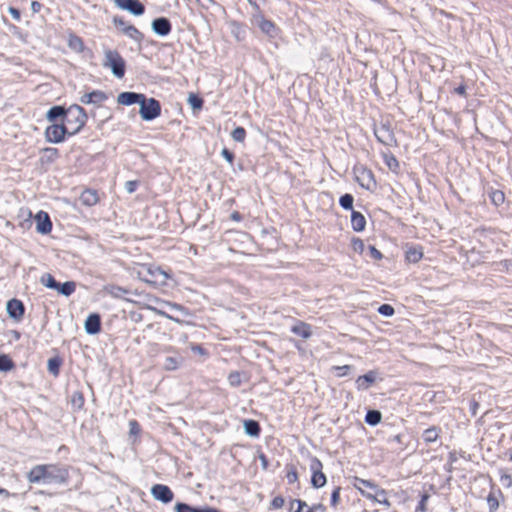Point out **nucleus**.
Returning a JSON list of instances; mask_svg holds the SVG:
<instances>
[{"mask_svg": "<svg viewBox=\"0 0 512 512\" xmlns=\"http://www.w3.org/2000/svg\"><path fill=\"white\" fill-rule=\"evenodd\" d=\"M340 488L336 487L331 495V504L335 506L339 500Z\"/></svg>", "mask_w": 512, "mask_h": 512, "instance_id": "obj_58", "label": "nucleus"}, {"mask_svg": "<svg viewBox=\"0 0 512 512\" xmlns=\"http://www.w3.org/2000/svg\"><path fill=\"white\" fill-rule=\"evenodd\" d=\"M375 136L379 142L386 146H393L396 144V138L393 131L387 125H380L375 128Z\"/></svg>", "mask_w": 512, "mask_h": 512, "instance_id": "obj_11", "label": "nucleus"}, {"mask_svg": "<svg viewBox=\"0 0 512 512\" xmlns=\"http://www.w3.org/2000/svg\"><path fill=\"white\" fill-rule=\"evenodd\" d=\"M144 94L135 92H122L117 96V102L121 105L140 104Z\"/></svg>", "mask_w": 512, "mask_h": 512, "instance_id": "obj_19", "label": "nucleus"}, {"mask_svg": "<svg viewBox=\"0 0 512 512\" xmlns=\"http://www.w3.org/2000/svg\"><path fill=\"white\" fill-rule=\"evenodd\" d=\"M231 33L235 36V38L238 41L242 40L245 36L244 28L240 24L235 22L231 23Z\"/></svg>", "mask_w": 512, "mask_h": 512, "instance_id": "obj_40", "label": "nucleus"}, {"mask_svg": "<svg viewBox=\"0 0 512 512\" xmlns=\"http://www.w3.org/2000/svg\"><path fill=\"white\" fill-rule=\"evenodd\" d=\"M354 252L359 253L360 255L365 257L367 252V246L365 245L363 240L354 238Z\"/></svg>", "mask_w": 512, "mask_h": 512, "instance_id": "obj_42", "label": "nucleus"}, {"mask_svg": "<svg viewBox=\"0 0 512 512\" xmlns=\"http://www.w3.org/2000/svg\"><path fill=\"white\" fill-rule=\"evenodd\" d=\"M322 463L317 458H312L310 469L312 471L311 484L315 488L323 487L327 480L325 474L322 472Z\"/></svg>", "mask_w": 512, "mask_h": 512, "instance_id": "obj_9", "label": "nucleus"}, {"mask_svg": "<svg viewBox=\"0 0 512 512\" xmlns=\"http://www.w3.org/2000/svg\"><path fill=\"white\" fill-rule=\"evenodd\" d=\"M182 358L180 356H168L164 359L163 367L165 370L172 371L177 369Z\"/></svg>", "mask_w": 512, "mask_h": 512, "instance_id": "obj_31", "label": "nucleus"}, {"mask_svg": "<svg viewBox=\"0 0 512 512\" xmlns=\"http://www.w3.org/2000/svg\"><path fill=\"white\" fill-rule=\"evenodd\" d=\"M36 230L41 234H47L51 231L52 223L47 213L39 212L36 216Z\"/></svg>", "mask_w": 512, "mask_h": 512, "instance_id": "obj_20", "label": "nucleus"}, {"mask_svg": "<svg viewBox=\"0 0 512 512\" xmlns=\"http://www.w3.org/2000/svg\"><path fill=\"white\" fill-rule=\"evenodd\" d=\"M6 312L10 318L15 321H20L25 313V306L22 301L13 298L6 304Z\"/></svg>", "mask_w": 512, "mask_h": 512, "instance_id": "obj_10", "label": "nucleus"}, {"mask_svg": "<svg viewBox=\"0 0 512 512\" xmlns=\"http://www.w3.org/2000/svg\"><path fill=\"white\" fill-rule=\"evenodd\" d=\"M154 302L157 303V304H160L162 306H168L172 310L181 311V312L184 311V308L181 305L176 304V303L167 302V301H164V300H161V299H158V298H155Z\"/></svg>", "mask_w": 512, "mask_h": 512, "instance_id": "obj_46", "label": "nucleus"}, {"mask_svg": "<svg viewBox=\"0 0 512 512\" xmlns=\"http://www.w3.org/2000/svg\"><path fill=\"white\" fill-rule=\"evenodd\" d=\"M354 480L356 481V483H354V487L357 489H358V487H362V489L365 492L376 493V495H382V496H384V494H385L384 490L378 489L377 485L369 480H364V479H359V478H354Z\"/></svg>", "mask_w": 512, "mask_h": 512, "instance_id": "obj_21", "label": "nucleus"}, {"mask_svg": "<svg viewBox=\"0 0 512 512\" xmlns=\"http://www.w3.org/2000/svg\"><path fill=\"white\" fill-rule=\"evenodd\" d=\"M381 379L377 370H371L365 375L356 379V385L359 390L369 389L377 380Z\"/></svg>", "mask_w": 512, "mask_h": 512, "instance_id": "obj_15", "label": "nucleus"}, {"mask_svg": "<svg viewBox=\"0 0 512 512\" xmlns=\"http://www.w3.org/2000/svg\"><path fill=\"white\" fill-rule=\"evenodd\" d=\"M107 99V96L104 92L100 90H94L90 93H86L81 96L80 102L83 104H95L99 105Z\"/></svg>", "mask_w": 512, "mask_h": 512, "instance_id": "obj_18", "label": "nucleus"}, {"mask_svg": "<svg viewBox=\"0 0 512 512\" xmlns=\"http://www.w3.org/2000/svg\"><path fill=\"white\" fill-rule=\"evenodd\" d=\"M66 112H67V109H65L62 106H53L48 110V112L46 114V118L50 122L55 121L56 119H58L60 117H62L64 120Z\"/></svg>", "mask_w": 512, "mask_h": 512, "instance_id": "obj_24", "label": "nucleus"}, {"mask_svg": "<svg viewBox=\"0 0 512 512\" xmlns=\"http://www.w3.org/2000/svg\"><path fill=\"white\" fill-rule=\"evenodd\" d=\"M232 139L236 142H243L246 137V131L243 127H236L231 133Z\"/></svg>", "mask_w": 512, "mask_h": 512, "instance_id": "obj_41", "label": "nucleus"}, {"mask_svg": "<svg viewBox=\"0 0 512 512\" xmlns=\"http://www.w3.org/2000/svg\"><path fill=\"white\" fill-rule=\"evenodd\" d=\"M137 186H138V182L137 181H127L125 183V190L128 193H133L136 190Z\"/></svg>", "mask_w": 512, "mask_h": 512, "instance_id": "obj_57", "label": "nucleus"}, {"mask_svg": "<svg viewBox=\"0 0 512 512\" xmlns=\"http://www.w3.org/2000/svg\"><path fill=\"white\" fill-rule=\"evenodd\" d=\"M354 180H356L360 187L373 191L376 188V182L373 173L365 167H354Z\"/></svg>", "mask_w": 512, "mask_h": 512, "instance_id": "obj_6", "label": "nucleus"}, {"mask_svg": "<svg viewBox=\"0 0 512 512\" xmlns=\"http://www.w3.org/2000/svg\"><path fill=\"white\" fill-rule=\"evenodd\" d=\"M75 289H76V284H75V282H73V281H67V282H65V283H63V284H60V283H59V288H57V291H58L60 294H62V295H64V296L68 297V296H70V295L75 291Z\"/></svg>", "mask_w": 512, "mask_h": 512, "instance_id": "obj_33", "label": "nucleus"}, {"mask_svg": "<svg viewBox=\"0 0 512 512\" xmlns=\"http://www.w3.org/2000/svg\"><path fill=\"white\" fill-rule=\"evenodd\" d=\"M40 283L49 289L57 290V288H59V283L49 273H45L41 276Z\"/></svg>", "mask_w": 512, "mask_h": 512, "instance_id": "obj_30", "label": "nucleus"}, {"mask_svg": "<svg viewBox=\"0 0 512 512\" xmlns=\"http://www.w3.org/2000/svg\"><path fill=\"white\" fill-rule=\"evenodd\" d=\"M383 157L386 165L391 171L396 172L399 169V162L393 154L385 153Z\"/></svg>", "mask_w": 512, "mask_h": 512, "instance_id": "obj_35", "label": "nucleus"}, {"mask_svg": "<svg viewBox=\"0 0 512 512\" xmlns=\"http://www.w3.org/2000/svg\"><path fill=\"white\" fill-rule=\"evenodd\" d=\"M129 425L131 433H136L139 430V426L136 421H130Z\"/></svg>", "mask_w": 512, "mask_h": 512, "instance_id": "obj_63", "label": "nucleus"}, {"mask_svg": "<svg viewBox=\"0 0 512 512\" xmlns=\"http://www.w3.org/2000/svg\"><path fill=\"white\" fill-rule=\"evenodd\" d=\"M365 258H371L375 260H380L382 258V254L379 250L375 248L373 245L367 246V252Z\"/></svg>", "mask_w": 512, "mask_h": 512, "instance_id": "obj_43", "label": "nucleus"}, {"mask_svg": "<svg viewBox=\"0 0 512 512\" xmlns=\"http://www.w3.org/2000/svg\"><path fill=\"white\" fill-rule=\"evenodd\" d=\"M350 369L349 366H343V367H334V370L337 371V376H342L346 374V372Z\"/></svg>", "mask_w": 512, "mask_h": 512, "instance_id": "obj_61", "label": "nucleus"}, {"mask_svg": "<svg viewBox=\"0 0 512 512\" xmlns=\"http://www.w3.org/2000/svg\"><path fill=\"white\" fill-rule=\"evenodd\" d=\"M189 102L193 109H199L202 106V100L196 96H190Z\"/></svg>", "mask_w": 512, "mask_h": 512, "instance_id": "obj_56", "label": "nucleus"}, {"mask_svg": "<svg viewBox=\"0 0 512 512\" xmlns=\"http://www.w3.org/2000/svg\"><path fill=\"white\" fill-rule=\"evenodd\" d=\"M378 312L383 315V316H386V317H391L394 315L395 313V310L394 308L389 305V304H382L381 306H379L378 308Z\"/></svg>", "mask_w": 512, "mask_h": 512, "instance_id": "obj_47", "label": "nucleus"}, {"mask_svg": "<svg viewBox=\"0 0 512 512\" xmlns=\"http://www.w3.org/2000/svg\"><path fill=\"white\" fill-rule=\"evenodd\" d=\"M113 23L130 39L134 40L135 42L142 41L143 34L135 26L128 24L122 17H114Z\"/></svg>", "mask_w": 512, "mask_h": 512, "instance_id": "obj_7", "label": "nucleus"}, {"mask_svg": "<svg viewBox=\"0 0 512 512\" xmlns=\"http://www.w3.org/2000/svg\"><path fill=\"white\" fill-rule=\"evenodd\" d=\"M504 194L503 192L501 191H494L492 192L491 194V200L493 201L494 204L496 205H500L504 202Z\"/></svg>", "mask_w": 512, "mask_h": 512, "instance_id": "obj_51", "label": "nucleus"}, {"mask_svg": "<svg viewBox=\"0 0 512 512\" xmlns=\"http://www.w3.org/2000/svg\"><path fill=\"white\" fill-rule=\"evenodd\" d=\"M65 135H68V131L64 124H52L45 130V138L50 143H61L65 139Z\"/></svg>", "mask_w": 512, "mask_h": 512, "instance_id": "obj_8", "label": "nucleus"}, {"mask_svg": "<svg viewBox=\"0 0 512 512\" xmlns=\"http://www.w3.org/2000/svg\"><path fill=\"white\" fill-rule=\"evenodd\" d=\"M115 5L122 9L130 12L135 16H140L144 13V5L138 0H114Z\"/></svg>", "mask_w": 512, "mask_h": 512, "instance_id": "obj_12", "label": "nucleus"}, {"mask_svg": "<svg viewBox=\"0 0 512 512\" xmlns=\"http://www.w3.org/2000/svg\"><path fill=\"white\" fill-rule=\"evenodd\" d=\"M254 20L264 34L270 38L276 37L278 29L272 21L265 19L261 14L254 15Z\"/></svg>", "mask_w": 512, "mask_h": 512, "instance_id": "obj_14", "label": "nucleus"}, {"mask_svg": "<svg viewBox=\"0 0 512 512\" xmlns=\"http://www.w3.org/2000/svg\"><path fill=\"white\" fill-rule=\"evenodd\" d=\"M423 257V252L421 248H410L406 252V259L410 263H417Z\"/></svg>", "mask_w": 512, "mask_h": 512, "instance_id": "obj_32", "label": "nucleus"}, {"mask_svg": "<svg viewBox=\"0 0 512 512\" xmlns=\"http://www.w3.org/2000/svg\"><path fill=\"white\" fill-rule=\"evenodd\" d=\"M244 431L249 436L257 437L260 433V426L254 420H246L244 422Z\"/></svg>", "mask_w": 512, "mask_h": 512, "instance_id": "obj_26", "label": "nucleus"}, {"mask_svg": "<svg viewBox=\"0 0 512 512\" xmlns=\"http://www.w3.org/2000/svg\"><path fill=\"white\" fill-rule=\"evenodd\" d=\"M15 367V364L11 360L8 355H0V371L7 372L12 370Z\"/></svg>", "mask_w": 512, "mask_h": 512, "instance_id": "obj_36", "label": "nucleus"}, {"mask_svg": "<svg viewBox=\"0 0 512 512\" xmlns=\"http://www.w3.org/2000/svg\"><path fill=\"white\" fill-rule=\"evenodd\" d=\"M87 118V114L81 106L77 104L69 106L63 122L68 135L72 136L78 133L85 125Z\"/></svg>", "mask_w": 512, "mask_h": 512, "instance_id": "obj_1", "label": "nucleus"}, {"mask_svg": "<svg viewBox=\"0 0 512 512\" xmlns=\"http://www.w3.org/2000/svg\"><path fill=\"white\" fill-rule=\"evenodd\" d=\"M148 308H149V309H151V310H153V311H155L157 314H159V315H161V316H163V317H166V318H168V319H170V320H172V321H175V322H177V323H178V322H180V320H179V319L174 318V317H172V316L168 315V314H167V313H165L164 311L157 310V309L152 308V307H150V306H149Z\"/></svg>", "mask_w": 512, "mask_h": 512, "instance_id": "obj_59", "label": "nucleus"}, {"mask_svg": "<svg viewBox=\"0 0 512 512\" xmlns=\"http://www.w3.org/2000/svg\"><path fill=\"white\" fill-rule=\"evenodd\" d=\"M61 366V360L57 357L50 358L47 362V369L53 376L59 375V369Z\"/></svg>", "mask_w": 512, "mask_h": 512, "instance_id": "obj_34", "label": "nucleus"}, {"mask_svg": "<svg viewBox=\"0 0 512 512\" xmlns=\"http://www.w3.org/2000/svg\"><path fill=\"white\" fill-rule=\"evenodd\" d=\"M438 438H439V429L435 426L430 427L423 432V440L426 443L436 442Z\"/></svg>", "mask_w": 512, "mask_h": 512, "instance_id": "obj_29", "label": "nucleus"}, {"mask_svg": "<svg viewBox=\"0 0 512 512\" xmlns=\"http://www.w3.org/2000/svg\"><path fill=\"white\" fill-rule=\"evenodd\" d=\"M68 478V471L65 468L53 464L44 465V483L45 484H62Z\"/></svg>", "mask_w": 512, "mask_h": 512, "instance_id": "obj_5", "label": "nucleus"}, {"mask_svg": "<svg viewBox=\"0 0 512 512\" xmlns=\"http://www.w3.org/2000/svg\"><path fill=\"white\" fill-rule=\"evenodd\" d=\"M138 276L148 284L161 286L165 285L170 278V275L158 266H144L141 271H138Z\"/></svg>", "mask_w": 512, "mask_h": 512, "instance_id": "obj_3", "label": "nucleus"}, {"mask_svg": "<svg viewBox=\"0 0 512 512\" xmlns=\"http://www.w3.org/2000/svg\"><path fill=\"white\" fill-rule=\"evenodd\" d=\"M365 225H366L365 217L361 213L354 211V231L364 230Z\"/></svg>", "mask_w": 512, "mask_h": 512, "instance_id": "obj_38", "label": "nucleus"}, {"mask_svg": "<svg viewBox=\"0 0 512 512\" xmlns=\"http://www.w3.org/2000/svg\"><path fill=\"white\" fill-rule=\"evenodd\" d=\"M196 512H218L215 508L205 507V508H196Z\"/></svg>", "mask_w": 512, "mask_h": 512, "instance_id": "obj_64", "label": "nucleus"}, {"mask_svg": "<svg viewBox=\"0 0 512 512\" xmlns=\"http://www.w3.org/2000/svg\"><path fill=\"white\" fill-rule=\"evenodd\" d=\"M501 482L506 486V487H512V477L508 474H503L501 476Z\"/></svg>", "mask_w": 512, "mask_h": 512, "instance_id": "obj_60", "label": "nucleus"}, {"mask_svg": "<svg viewBox=\"0 0 512 512\" xmlns=\"http://www.w3.org/2000/svg\"><path fill=\"white\" fill-rule=\"evenodd\" d=\"M221 155L225 158V160L229 163V164H233V160H234V154L232 152H230L228 149L226 148H223L222 151H221Z\"/></svg>", "mask_w": 512, "mask_h": 512, "instance_id": "obj_55", "label": "nucleus"}, {"mask_svg": "<svg viewBox=\"0 0 512 512\" xmlns=\"http://www.w3.org/2000/svg\"><path fill=\"white\" fill-rule=\"evenodd\" d=\"M30 483H44V465H36L27 473Z\"/></svg>", "mask_w": 512, "mask_h": 512, "instance_id": "obj_22", "label": "nucleus"}, {"mask_svg": "<svg viewBox=\"0 0 512 512\" xmlns=\"http://www.w3.org/2000/svg\"><path fill=\"white\" fill-rule=\"evenodd\" d=\"M340 204L345 209H352V195L345 194L340 198Z\"/></svg>", "mask_w": 512, "mask_h": 512, "instance_id": "obj_50", "label": "nucleus"}, {"mask_svg": "<svg viewBox=\"0 0 512 512\" xmlns=\"http://www.w3.org/2000/svg\"><path fill=\"white\" fill-rule=\"evenodd\" d=\"M297 505L295 512H302L304 507H308L307 503L302 500H293L290 503V510L293 511V506Z\"/></svg>", "mask_w": 512, "mask_h": 512, "instance_id": "obj_52", "label": "nucleus"}, {"mask_svg": "<svg viewBox=\"0 0 512 512\" xmlns=\"http://www.w3.org/2000/svg\"><path fill=\"white\" fill-rule=\"evenodd\" d=\"M84 329L87 334H97L101 329V319L98 314H90L84 323Z\"/></svg>", "mask_w": 512, "mask_h": 512, "instance_id": "obj_17", "label": "nucleus"}, {"mask_svg": "<svg viewBox=\"0 0 512 512\" xmlns=\"http://www.w3.org/2000/svg\"><path fill=\"white\" fill-rule=\"evenodd\" d=\"M487 504L489 512H495L499 508V499L494 492H490L487 496Z\"/></svg>", "mask_w": 512, "mask_h": 512, "instance_id": "obj_39", "label": "nucleus"}, {"mask_svg": "<svg viewBox=\"0 0 512 512\" xmlns=\"http://www.w3.org/2000/svg\"><path fill=\"white\" fill-rule=\"evenodd\" d=\"M382 414L378 410H369L365 417V422L371 426H376L381 422Z\"/></svg>", "mask_w": 512, "mask_h": 512, "instance_id": "obj_28", "label": "nucleus"}, {"mask_svg": "<svg viewBox=\"0 0 512 512\" xmlns=\"http://www.w3.org/2000/svg\"><path fill=\"white\" fill-rule=\"evenodd\" d=\"M358 490L366 497L368 498H371V499H375L378 503H381V504H385L387 506L390 505L389 501L387 500L386 498V493L384 494V496L382 495H376V493H371V492H365L362 487H358Z\"/></svg>", "mask_w": 512, "mask_h": 512, "instance_id": "obj_37", "label": "nucleus"}, {"mask_svg": "<svg viewBox=\"0 0 512 512\" xmlns=\"http://www.w3.org/2000/svg\"><path fill=\"white\" fill-rule=\"evenodd\" d=\"M286 478L288 480L289 483H295L297 480H298V473L295 469H290L288 472H287V475H286Z\"/></svg>", "mask_w": 512, "mask_h": 512, "instance_id": "obj_54", "label": "nucleus"}, {"mask_svg": "<svg viewBox=\"0 0 512 512\" xmlns=\"http://www.w3.org/2000/svg\"><path fill=\"white\" fill-rule=\"evenodd\" d=\"M42 151L49 162L54 161L58 157V150L56 148H44Z\"/></svg>", "mask_w": 512, "mask_h": 512, "instance_id": "obj_48", "label": "nucleus"}, {"mask_svg": "<svg viewBox=\"0 0 512 512\" xmlns=\"http://www.w3.org/2000/svg\"><path fill=\"white\" fill-rule=\"evenodd\" d=\"M151 27L153 32L159 36H166L171 31V23L165 17H159L154 19L152 21Z\"/></svg>", "mask_w": 512, "mask_h": 512, "instance_id": "obj_16", "label": "nucleus"}, {"mask_svg": "<svg viewBox=\"0 0 512 512\" xmlns=\"http://www.w3.org/2000/svg\"><path fill=\"white\" fill-rule=\"evenodd\" d=\"M9 13L11 14V16L14 19H16V20L20 19V12L16 8L10 7L9 8Z\"/></svg>", "mask_w": 512, "mask_h": 512, "instance_id": "obj_62", "label": "nucleus"}, {"mask_svg": "<svg viewBox=\"0 0 512 512\" xmlns=\"http://www.w3.org/2000/svg\"><path fill=\"white\" fill-rule=\"evenodd\" d=\"M175 512H196V508L186 503L178 502L175 505Z\"/></svg>", "mask_w": 512, "mask_h": 512, "instance_id": "obj_49", "label": "nucleus"}, {"mask_svg": "<svg viewBox=\"0 0 512 512\" xmlns=\"http://www.w3.org/2000/svg\"><path fill=\"white\" fill-rule=\"evenodd\" d=\"M291 331L302 337L303 339H307L311 336V328L308 324L306 323H303V322H299L298 324L294 325L292 328H291Z\"/></svg>", "mask_w": 512, "mask_h": 512, "instance_id": "obj_25", "label": "nucleus"}, {"mask_svg": "<svg viewBox=\"0 0 512 512\" xmlns=\"http://www.w3.org/2000/svg\"><path fill=\"white\" fill-rule=\"evenodd\" d=\"M80 201L85 206H93L98 201L97 193L93 190H85L80 195Z\"/></svg>", "mask_w": 512, "mask_h": 512, "instance_id": "obj_23", "label": "nucleus"}, {"mask_svg": "<svg viewBox=\"0 0 512 512\" xmlns=\"http://www.w3.org/2000/svg\"><path fill=\"white\" fill-rule=\"evenodd\" d=\"M151 495L154 499L165 504L171 502L174 496L171 489L168 486L162 484L153 485L151 488Z\"/></svg>", "mask_w": 512, "mask_h": 512, "instance_id": "obj_13", "label": "nucleus"}, {"mask_svg": "<svg viewBox=\"0 0 512 512\" xmlns=\"http://www.w3.org/2000/svg\"><path fill=\"white\" fill-rule=\"evenodd\" d=\"M284 498L281 497V496H277L275 497L272 502H271V506L274 508V509H280L284 506Z\"/></svg>", "mask_w": 512, "mask_h": 512, "instance_id": "obj_53", "label": "nucleus"}, {"mask_svg": "<svg viewBox=\"0 0 512 512\" xmlns=\"http://www.w3.org/2000/svg\"><path fill=\"white\" fill-rule=\"evenodd\" d=\"M228 382L233 387L240 386L242 382L240 373L237 371L231 372L228 376Z\"/></svg>", "mask_w": 512, "mask_h": 512, "instance_id": "obj_44", "label": "nucleus"}, {"mask_svg": "<svg viewBox=\"0 0 512 512\" xmlns=\"http://www.w3.org/2000/svg\"><path fill=\"white\" fill-rule=\"evenodd\" d=\"M139 106L140 116L145 121H151L158 117L161 113V106L159 101L154 98L147 99L145 95L143 96Z\"/></svg>", "mask_w": 512, "mask_h": 512, "instance_id": "obj_4", "label": "nucleus"}, {"mask_svg": "<svg viewBox=\"0 0 512 512\" xmlns=\"http://www.w3.org/2000/svg\"><path fill=\"white\" fill-rule=\"evenodd\" d=\"M467 260L471 262L472 265L478 264L486 259H488V256L486 254H481L476 251V248H472L470 251L466 254Z\"/></svg>", "mask_w": 512, "mask_h": 512, "instance_id": "obj_27", "label": "nucleus"}, {"mask_svg": "<svg viewBox=\"0 0 512 512\" xmlns=\"http://www.w3.org/2000/svg\"><path fill=\"white\" fill-rule=\"evenodd\" d=\"M69 47L75 51H82L83 50V42L79 37L73 36L69 39Z\"/></svg>", "mask_w": 512, "mask_h": 512, "instance_id": "obj_45", "label": "nucleus"}, {"mask_svg": "<svg viewBox=\"0 0 512 512\" xmlns=\"http://www.w3.org/2000/svg\"><path fill=\"white\" fill-rule=\"evenodd\" d=\"M103 67L110 68L116 78H123L125 74V61L118 51L104 48Z\"/></svg>", "mask_w": 512, "mask_h": 512, "instance_id": "obj_2", "label": "nucleus"}]
</instances>
